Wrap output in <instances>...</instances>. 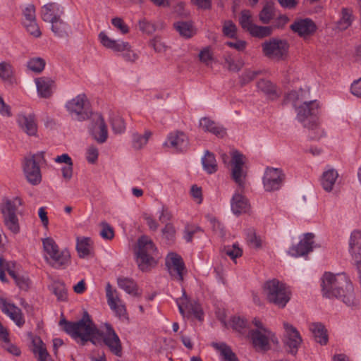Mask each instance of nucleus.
<instances>
[{
    "label": "nucleus",
    "instance_id": "1",
    "mask_svg": "<svg viewBox=\"0 0 361 361\" xmlns=\"http://www.w3.org/2000/svg\"><path fill=\"white\" fill-rule=\"evenodd\" d=\"M59 324L73 338H80L82 345H85L87 341H90L95 345H101L104 343L115 355L121 356V343L111 325L106 323L104 325V329H99L87 312L78 322H73L62 319Z\"/></svg>",
    "mask_w": 361,
    "mask_h": 361
},
{
    "label": "nucleus",
    "instance_id": "2",
    "mask_svg": "<svg viewBox=\"0 0 361 361\" xmlns=\"http://www.w3.org/2000/svg\"><path fill=\"white\" fill-rule=\"evenodd\" d=\"M322 291L328 298H342L349 307H356L359 301L355 297L353 285L344 274L325 273L322 277Z\"/></svg>",
    "mask_w": 361,
    "mask_h": 361
},
{
    "label": "nucleus",
    "instance_id": "3",
    "mask_svg": "<svg viewBox=\"0 0 361 361\" xmlns=\"http://www.w3.org/2000/svg\"><path fill=\"white\" fill-rule=\"evenodd\" d=\"M231 178L238 185V189L231 201V210L235 215H240L248 211L249 203L243 192L246 179V171L243 169L245 157L238 151L231 154Z\"/></svg>",
    "mask_w": 361,
    "mask_h": 361
},
{
    "label": "nucleus",
    "instance_id": "4",
    "mask_svg": "<svg viewBox=\"0 0 361 361\" xmlns=\"http://www.w3.org/2000/svg\"><path fill=\"white\" fill-rule=\"evenodd\" d=\"M45 261L52 267L60 269L66 267L71 259L67 249L60 250L55 240L50 237L42 240Z\"/></svg>",
    "mask_w": 361,
    "mask_h": 361
},
{
    "label": "nucleus",
    "instance_id": "5",
    "mask_svg": "<svg viewBox=\"0 0 361 361\" xmlns=\"http://www.w3.org/2000/svg\"><path fill=\"white\" fill-rule=\"evenodd\" d=\"M264 293L269 302L279 308L285 307L291 297L289 288L277 279L269 280L264 283Z\"/></svg>",
    "mask_w": 361,
    "mask_h": 361
},
{
    "label": "nucleus",
    "instance_id": "6",
    "mask_svg": "<svg viewBox=\"0 0 361 361\" xmlns=\"http://www.w3.org/2000/svg\"><path fill=\"white\" fill-rule=\"evenodd\" d=\"M157 252L152 239L147 235H142L137 240V249L136 251V261L139 268L143 271H147L156 264L154 255Z\"/></svg>",
    "mask_w": 361,
    "mask_h": 361
},
{
    "label": "nucleus",
    "instance_id": "7",
    "mask_svg": "<svg viewBox=\"0 0 361 361\" xmlns=\"http://www.w3.org/2000/svg\"><path fill=\"white\" fill-rule=\"evenodd\" d=\"M22 204V200L16 197L13 200H4L0 207L4 224L13 234H18L20 232V224L16 212L18 206Z\"/></svg>",
    "mask_w": 361,
    "mask_h": 361
},
{
    "label": "nucleus",
    "instance_id": "8",
    "mask_svg": "<svg viewBox=\"0 0 361 361\" xmlns=\"http://www.w3.org/2000/svg\"><path fill=\"white\" fill-rule=\"evenodd\" d=\"M262 54L274 61L286 60L288 56L289 44L286 39L272 38L262 44Z\"/></svg>",
    "mask_w": 361,
    "mask_h": 361
},
{
    "label": "nucleus",
    "instance_id": "9",
    "mask_svg": "<svg viewBox=\"0 0 361 361\" xmlns=\"http://www.w3.org/2000/svg\"><path fill=\"white\" fill-rule=\"evenodd\" d=\"M98 37L100 43L104 47L116 52H122V56L126 61L135 62L138 59V54L131 49L128 42L114 40L110 38L104 32H101Z\"/></svg>",
    "mask_w": 361,
    "mask_h": 361
},
{
    "label": "nucleus",
    "instance_id": "10",
    "mask_svg": "<svg viewBox=\"0 0 361 361\" xmlns=\"http://www.w3.org/2000/svg\"><path fill=\"white\" fill-rule=\"evenodd\" d=\"M297 118L304 127L316 129L319 124V104L316 101L305 102L296 108Z\"/></svg>",
    "mask_w": 361,
    "mask_h": 361
},
{
    "label": "nucleus",
    "instance_id": "11",
    "mask_svg": "<svg viewBox=\"0 0 361 361\" xmlns=\"http://www.w3.org/2000/svg\"><path fill=\"white\" fill-rule=\"evenodd\" d=\"M45 162L43 152L26 157L24 160L23 171L27 180L33 185H39L42 181V174L39 164Z\"/></svg>",
    "mask_w": 361,
    "mask_h": 361
},
{
    "label": "nucleus",
    "instance_id": "12",
    "mask_svg": "<svg viewBox=\"0 0 361 361\" xmlns=\"http://www.w3.org/2000/svg\"><path fill=\"white\" fill-rule=\"evenodd\" d=\"M252 323L256 327V329L251 330L249 333V336L253 346L257 350H269L270 348V341H274V334L268 329L265 328L259 319L255 318L252 320Z\"/></svg>",
    "mask_w": 361,
    "mask_h": 361
},
{
    "label": "nucleus",
    "instance_id": "13",
    "mask_svg": "<svg viewBox=\"0 0 361 361\" xmlns=\"http://www.w3.org/2000/svg\"><path fill=\"white\" fill-rule=\"evenodd\" d=\"M66 108L72 118L79 121L88 119L91 115L89 101L85 94H78L68 101Z\"/></svg>",
    "mask_w": 361,
    "mask_h": 361
},
{
    "label": "nucleus",
    "instance_id": "14",
    "mask_svg": "<svg viewBox=\"0 0 361 361\" xmlns=\"http://www.w3.org/2000/svg\"><path fill=\"white\" fill-rule=\"evenodd\" d=\"M176 303L180 313L183 317L192 314L197 319L202 320L203 312L200 304L195 301H190L184 290H183L182 297L176 300Z\"/></svg>",
    "mask_w": 361,
    "mask_h": 361
},
{
    "label": "nucleus",
    "instance_id": "15",
    "mask_svg": "<svg viewBox=\"0 0 361 361\" xmlns=\"http://www.w3.org/2000/svg\"><path fill=\"white\" fill-rule=\"evenodd\" d=\"M285 175L279 169L267 168L263 177V184L266 191L271 192L281 188Z\"/></svg>",
    "mask_w": 361,
    "mask_h": 361
},
{
    "label": "nucleus",
    "instance_id": "16",
    "mask_svg": "<svg viewBox=\"0 0 361 361\" xmlns=\"http://www.w3.org/2000/svg\"><path fill=\"white\" fill-rule=\"evenodd\" d=\"M283 327L285 329V345L289 353L295 355L298 352V348L302 343V338L299 331L291 324L284 322Z\"/></svg>",
    "mask_w": 361,
    "mask_h": 361
},
{
    "label": "nucleus",
    "instance_id": "17",
    "mask_svg": "<svg viewBox=\"0 0 361 361\" xmlns=\"http://www.w3.org/2000/svg\"><path fill=\"white\" fill-rule=\"evenodd\" d=\"M90 134L100 144L105 142L108 138V130L104 118L101 114H95L92 119L90 128Z\"/></svg>",
    "mask_w": 361,
    "mask_h": 361
},
{
    "label": "nucleus",
    "instance_id": "18",
    "mask_svg": "<svg viewBox=\"0 0 361 361\" xmlns=\"http://www.w3.org/2000/svg\"><path fill=\"white\" fill-rule=\"evenodd\" d=\"M106 295L107 303L110 308L115 312L116 316L121 317H127V312L125 305L117 295L116 290H113L110 283L106 286Z\"/></svg>",
    "mask_w": 361,
    "mask_h": 361
},
{
    "label": "nucleus",
    "instance_id": "19",
    "mask_svg": "<svg viewBox=\"0 0 361 361\" xmlns=\"http://www.w3.org/2000/svg\"><path fill=\"white\" fill-rule=\"evenodd\" d=\"M166 265L171 276L179 281H183L185 264L181 257L176 253H169L166 258Z\"/></svg>",
    "mask_w": 361,
    "mask_h": 361
},
{
    "label": "nucleus",
    "instance_id": "20",
    "mask_svg": "<svg viewBox=\"0 0 361 361\" xmlns=\"http://www.w3.org/2000/svg\"><path fill=\"white\" fill-rule=\"evenodd\" d=\"M164 145L176 152H183L189 146V140L184 133L174 131L169 134Z\"/></svg>",
    "mask_w": 361,
    "mask_h": 361
},
{
    "label": "nucleus",
    "instance_id": "21",
    "mask_svg": "<svg viewBox=\"0 0 361 361\" xmlns=\"http://www.w3.org/2000/svg\"><path fill=\"white\" fill-rule=\"evenodd\" d=\"M0 310L8 316L18 326L20 327L25 324V319L21 310L14 304L7 302L3 298H0Z\"/></svg>",
    "mask_w": 361,
    "mask_h": 361
},
{
    "label": "nucleus",
    "instance_id": "22",
    "mask_svg": "<svg viewBox=\"0 0 361 361\" xmlns=\"http://www.w3.org/2000/svg\"><path fill=\"white\" fill-rule=\"evenodd\" d=\"M64 15V8L55 2L44 5L40 10L42 19L47 23H51Z\"/></svg>",
    "mask_w": 361,
    "mask_h": 361
},
{
    "label": "nucleus",
    "instance_id": "23",
    "mask_svg": "<svg viewBox=\"0 0 361 361\" xmlns=\"http://www.w3.org/2000/svg\"><path fill=\"white\" fill-rule=\"evenodd\" d=\"M313 238L314 235L312 233H307L305 234L304 238L297 245L292 246L289 249L288 254L295 257L307 255L312 250Z\"/></svg>",
    "mask_w": 361,
    "mask_h": 361
},
{
    "label": "nucleus",
    "instance_id": "24",
    "mask_svg": "<svg viewBox=\"0 0 361 361\" xmlns=\"http://www.w3.org/2000/svg\"><path fill=\"white\" fill-rule=\"evenodd\" d=\"M290 29L299 36L306 38L314 33L317 26L313 20L305 18L295 21L290 25Z\"/></svg>",
    "mask_w": 361,
    "mask_h": 361
},
{
    "label": "nucleus",
    "instance_id": "25",
    "mask_svg": "<svg viewBox=\"0 0 361 361\" xmlns=\"http://www.w3.org/2000/svg\"><path fill=\"white\" fill-rule=\"evenodd\" d=\"M35 83L40 97L47 99L51 97L56 87L55 81L52 78L46 76L36 78Z\"/></svg>",
    "mask_w": 361,
    "mask_h": 361
},
{
    "label": "nucleus",
    "instance_id": "26",
    "mask_svg": "<svg viewBox=\"0 0 361 361\" xmlns=\"http://www.w3.org/2000/svg\"><path fill=\"white\" fill-rule=\"evenodd\" d=\"M17 123L20 128L29 136H36L37 125L35 116L33 114H19Z\"/></svg>",
    "mask_w": 361,
    "mask_h": 361
},
{
    "label": "nucleus",
    "instance_id": "27",
    "mask_svg": "<svg viewBox=\"0 0 361 361\" xmlns=\"http://www.w3.org/2000/svg\"><path fill=\"white\" fill-rule=\"evenodd\" d=\"M349 252L355 263L361 261V232L354 231L349 240Z\"/></svg>",
    "mask_w": 361,
    "mask_h": 361
},
{
    "label": "nucleus",
    "instance_id": "28",
    "mask_svg": "<svg viewBox=\"0 0 361 361\" xmlns=\"http://www.w3.org/2000/svg\"><path fill=\"white\" fill-rule=\"evenodd\" d=\"M51 23V30L58 38H68L72 33L71 25L62 18H58Z\"/></svg>",
    "mask_w": 361,
    "mask_h": 361
},
{
    "label": "nucleus",
    "instance_id": "29",
    "mask_svg": "<svg viewBox=\"0 0 361 361\" xmlns=\"http://www.w3.org/2000/svg\"><path fill=\"white\" fill-rule=\"evenodd\" d=\"M200 126L204 131L209 132L219 137H223L226 134L224 128L207 117H204L200 120Z\"/></svg>",
    "mask_w": 361,
    "mask_h": 361
},
{
    "label": "nucleus",
    "instance_id": "30",
    "mask_svg": "<svg viewBox=\"0 0 361 361\" xmlns=\"http://www.w3.org/2000/svg\"><path fill=\"white\" fill-rule=\"evenodd\" d=\"M353 10L349 8H342L340 18L336 23V29L343 31L348 29L353 23L355 17Z\"/></svg>",
    "mask_w": 361,
    "mask_h": 361
},
{
    "label": "nucleus",
    "instance_id": "31",
    "mask_svg": "<svg viewBox=\"0 0 361 361\" xmlns=\"http://www.w3.org/2000/svg\"><path fill=\"white\" fill-rule=\"evenodd\" d=\"M0 78L9 85L16 83L14 68L11 63L8 61L0 63Z\"/></svg>",
    "mask_w": 361,
    "mask_h": 361
},
{
    "label": "nucleus",
    "instance_id": "32",
    "mask_svg": "<svg viewBox=\"0 0 361 361\" xmlns=\"http://www.w3.org/2000/svg\"><path fill=\"white\" fill-rule=\"evenodd\" d=\"M338 177V173L336 170L330 169L325 171L321 178V184L324 190L326 192L331 191Z\"/></svg>",
    "mask_w": 361,
    "mask_h": 361
},
{
    "label": "nucleus",
    "instance_id": "33",
    "mask_svg": "<svg viewBox=\"0 0 361 361\" xmlns=\"http://www.w3.org/2000/svg\"><path fill=\"white\" fill-rule=\"evenodd\" d=\"M316 342L321 345H326L328 342V336L324 326L321 323H313L310 326Z\"/></svg>",
    "mask_w": 361,
    "mask_h": 361
},
{
    "label": "nucleus",
    "instance_id": "34",
    "mask_svg": "<svg viewBox=\"0 0 361 361\" xmlns=\"http://www.w3.org/2000/svg\"><path fill=\"white\" fill-rule=\"evenodd\" d=\"M204 169L207 173L212 174L217 171V164L214 155L207 151L202 159Z\"/></svg>",
    "mask_w": 361,
    "mask_h": 361
},
{
    "label": "nucleus",
    "instance_id": "35",
    "mask_svg": "<svg viewBox=\"0 0 361 361\" xmlns=\"http://www.w3.org/2000/svg\"><path fill=\"white\" fill-rule=\"evenodd\" d=\"M275 16L274 3L267 2L259 14L260 21L264 24L269 23Z\"/></svg>",
    "mask_w": 361,
    "mask_h": 361
},
{
    "label": "nucleus",
    "instance_id": "36",
    "mask_svg": "<svg viewBox=\"0 0 361 361\" xmlns=\"http://www.w3.org/2000/svg\"><path fill=\"white\" fill-rule=\"evenodd\" d=\"M174 27L185 38H190L195 33L192 24L188 22L178 21L174 23Z\"/></svg>",
    "mask_w": 361,
    "mask_h": 361
},
{
    "label": "nucleus",
    "instance_id": "37",
    "mask_svg": "<svg viewBox=\"0 0 361 361\" xmlns=\"http://www.w3.org/2000/svg\"><path fill=\"white\" fill-rule=\"evenodd\" d=\"M49 290L56 296L59 300H66L67 290L64 283L59 281H55L49 286Z\"/></svg>",
    "mask_w": 361,
    "mask_h": 361
},
{
    "label": "nucleus",
    "instance_id": "38",
    "mask_svg": "<svg viewBox=\"0 0 361 361\" xmlns=\"http://www.w3.org/2000/svg\"><path fill=\"white\" fill-rule=\"evenodd\" d=\"M151 135L152 132L149 130H145L143 135L137 133H134L132 135L133 147L135 149H142L145 145H146Z\"/></svg>",
    "mask_w": 361,
    "mask_h": 361
},
{
    "label": "nucleus",
    "instance_id": "39",
    "mask_svg": "<svg viewBox=\"0 0 361 361\" xmlns=\"http://www.w3.org/2000/svg\"><path fill=\"white\" fill-rule=\"evenodd\" d=\"M8 274L14 279L16 285L22 290H28L30 281L27 277L20 276L16 271L11 269L8 266L6 268Z\"/></svg>",
    "mask_w": 361,
    "mask_h": 361
},
{
    "label": "nucleus",
    "instance_id": "40",
    "mask_svg": "<svg viewBox=\"0 0 361 361\" xmlns=\"http://www.w3.org/2000/svg\"><path fill=\"white\" fill-rule=\"evenodd\" d=\"M118 286L128 294L136 295V284L130 279L119 277L117 279Z\"/></svg>",
    "mask_w": 361,
    "mask_h": 361
},
{
    "label": "nucleus",
    "instance_id": "41",
    "mask_svg": "<svg viewBox=\"0 0 361 361\" xmlns=\"http://www.w3.org/2000/svg\"><path fill=\"white\" fill-rule=\"evenodd\" d=\"M46 62L41 57H33L30 59L27 62V67L31 71L40 73L44 69Z\"/></svg>",
    "mask_w": 361,
    "mask_h": 361
},
{
    "label": "nucleus",
    "instance_id": "42",
    "mask_svg": "<svg viewBox=\"0 0 361 361\" xmlns=\"http://www.w3.org/2000/svg\"><path fill=\"white\" fill-rule=\"evenodd\" d=\"M33 353L38 356L39 361H47L49 353L40 338L33 341Z\"/></svg>",
    "mask_w": 361,
    "mask_h": 361
},
{
    "label": "nucleus",
    "instance_id": "43",
    "mask_svg": "<svg viewBox=\"0 0 361 361\" xmlns=\"http://www.w3.org/2000/svg\"><path fill=\"white\" fill-rule=\"evenodd\" d=\"M240 24L241 27L246 30L249 33L250 30L255 27V24L253 23L252 15L248 10H244L241 12L240 17Z\"/></svg>",
    "mask_w": 361,
    "mask_h": 361
},
{
    "label": "nucleus",
    "instance_id": "44",
    "mask_svg": "<svg viewBox=\"0 0 361 361\" xmlns=\"http://www.w3.org/2000/svg\"><path fill=\"white\" fill-rule=\"evenodd\" d=\"M273 28L271 26H259L255 25L250 34L255 37L264 38L271 35Z\"/></svg>",
    "mask_w": 361,
    "mask_h": 361
},
{
    "label": "nucleus",
    "instance_id": "45",
    "mask_svg": "<svg viewBox=\"0 0 361 361\" xmlns=\"http://www.w3.org/2000/svg\"><path fill=\"white\" fill-rule=\"evenodd\" d=\"M225 64L228 71L238 72L243 66L244 63L241 59L235 61L230 54L224 56Z\"/></svg>",
    "mask_w": 361,
    "mask_h": 361
},
{
    "label": "nucleus",
    "instance_id": "46",
    "mask_svg": "<svg viewBox=\"0 0 361 361\" xmlns=\"http://www.w3.org/2000/svg\"><path fill=\"white\" fill-rule=\"evenodd\" d=\"M90 238H85L81 240H78L76 249L78 255L80 257H85L90 254Z\"/></svg>",
    "mask_w": 361,
    "mask_h": 361
},
{
    "label": "nucleus",
    "instance_id": "47",
    "mask_svg": "<svg viewBox=\"0 0 361 361\" xmlns=\"http://www.w3.org/2000/svg\"><path fill=\"white\" fill-rule=\"evenodd\" d=\"M161 233L167 244H171L174 242L176 238V229L172 224H166L161 229Z\"/></svg>",
    "mask_w": 361,
    "mask_h": 361
},
{
    "label": "nucleus",
    "instance_id": "48",
    "mask_svg": "<svg viewBox=\"0 0 361 361\" xmlns=\"http://www.w3.org/2000/svg\"><path fill=\"white\" fill-rule=\"evenodd\" d=\"M111 128L114 133L121 134L126 130V123L123 118L116 115L111 118Z\"/></svg>",
    "mask_w": 361,
    "mask_h": 361
},
{
    "label": "nucleus",
    "instance_id": "49",
    "mask_svg": "<svg viewBox=\"0 0 361 361\" xmlns=\"http://www.w3.org/2000/svg\"><path fill=\"white\" fill-rule=\"evenodd\" d=\"M216 348L220 350L224 361H238L235 355L231 349L224 343L216 345Z\"/></svg>",
    "mask_w": 361,
    "mask_h": 361
},
{
    "label": "nucleus",
    "instance_id": "50",
    "mask_svg": "<svg viewBox=\"0 0 361 361\" xmlns=\"http://www.w3.org/2000/svg\"><path fill=\"white\" fill-rule=\"evenodd\" d=\"M222 32L227 37L235 38L237 35V27L231 20H226L223 24Z\"/></svg>",
    "mask_w": 361,
    "mask_h": 361
},
{
    "label": "nucleus",
    "instance_id": "51",
    "mask_svg": "<svg viewBox=\"0 0 361 361\" xmlns=\"http://www.w3.org/2000/svg\"><path fill=\"white\" fill-rule=\"evenodd\" d=\"M23 25L25 27L27 32L32 37L35 38L41 37L42 32L36 20L30 22H25Z\"/></svg>",
    "mask_w": 361,
    "mask_h": 361
},
{
    "label": "nucleus",
    "instance_id": "52",
    "mask_svg": "<svg viewBox=\"0 0 361 361\" xmlns=\"http://www.w3.org/2000/svg\"><path fill=\"white\" fill-rule=\"evenodd\" d=\"M246 239L250 247L253 248H260L262 247V240L259 236L256 235L253 229L248 230Z\"/></svg>",
    "mask_w": 361,
    "mask_h": 361
},
{
    "label": "nucleus",
    "instance_id": "53",
    "mask_svg": "<svg viewBox=\"0 0 361 361\" xmlns=\"http://www.w3.org/2000/svg\"><path fill=\"white\" fill-rule=\"evenodd\" d=\"M223 252L233 260L240 257L243 254L242 250L239 247L238 245L235 243L232 246L224 247Z\"/></svg>",
    "mask_w": 361,
    "mask_h": 361
},
{
    "label": "nucleus",
    "instance_id": "54",
    "mask_svg": "<svg viewBox=\"0 0 361 361\" xmlns=\"http://www.w3.org/2000/svg\"><path fill=\"white\" fill-rule=\"evenodd\" d=\"M257 88L267 94L275 93V86L269 80H260L257 82Z\"/></svg>",
    "mask_w": 361,
    "mask_h": 361
},
{
    "label": "nucleus",
    "instance_id": "55",
    "mask_svg": "<svg viewBox=\"0 0 361 361\" xmlns=\"http://www.w3.org/2000/svg\"><path fill=\"white\" fill-rule=\"evenodd\" d=\"M23 23L25 22H30L36 20L35 15V7L33 4L27 5L25 9L23 11Z\"/></svg>",
    "mask_w": 361,
    "mask_h": 361
},
{
    "label": "nucleus",
    "instance_id": "56",
    "mask_svg": "<svg viewBox=\"0 0 361 361\" xmlns=\"http://www.w3.org/2000/svg\"><path fill=\"white\" fill-rule=\"evenodd\" d=\"M99 157V150L97 147L90 145L86 151V159L90 164H95Z\"/></svg>",
    "mask_w": 361,
    "mask_h": 361
},
{
    "label": "nucleus",
    "instance_id": "57",
    "mask_svg": "<svg viewBox=\"0 0 361 361\" xmlns=\"http://www.w3.org/2000/svg\"><path fill=\"white\" fill-rule=\"evenodd\" d=\"M111 23L122 34L126 35L129 32L128 26L124 23L121 18L116 17L112 18Z\"/></svg>",
    "mask_w": 361,
    "mask_h": 361
},
{
    "label": "nucleus",
    "instance_id": "58",
    "mask_svg": "<svg viewBox=\"0 0 361 361\" xmlns=\"http://www.w3.org/2000/svg\"><path fill=\"white\" fill-rule=\"evenodd\" d=\"M101 226L102 230L100 231V235L104 239L111 240L114 237L113 228L106 222H102Z\"/></svg>",
    "mask_w": 361,
    "mask_h": 361
},
{
    "label": "nucleus",
    "instance_id": "59",
    "mask_svg": "<svg viewBox=\"0 0 361 361\" xmlns=\"http://www.w3.org/2000/svg\"><path fill=\"white\" fill-rule=\"evenodd\" d=\"M138 27L140 31L147 34H152L156 30L154 25L145 18L139 20Z\"/></svg>",
    "mask_w": 361,
    "mask_h": 361
},
{
    "label": "nucleus",
    "instance_id": "60",
    "mask_svg": "<svg viewBox=\"0 0 361 361\" xmlns=\"http://www.w3.org/2000/svg\"><path fill=\"white\" fill-rule=\"evenodd\" d=\"M200 231L201 229L197 226L187 225L184 229L183 238L186 242L190 243L192 241L194 235Z\"/></svg>",
    "mask_w": 361,
    "mask_h": 361
},
{
    "label": "nucleus",
    "instance_id": "61",
    "mask_svg": "<svg viewBox=\"0 0 361 361\" xmlns=\"http://www.w3.org/2000/svg\"><path fill=\"white\" fill-rule=\"evenodd\" d=\"M258 71H255L252 70H246L240 78V82L242 85H245L248 82L253 80L256 76L258 75Z\"/></svg>",
    "mask_w": 361,
    "mask_h": 361
},
{
    "label": "nucleus",
    "instance_id": "62",
    "mask_svg": "<svg viewBox=\"0 0 361 361\" xmlns=\"http://www.w3.org/2000/svg\"><path fill=\"white\" fill-rule=\"evenodd\" d=\"M142 218L151 231H157L159 228L157 221L151 215L147 213L143 214Z\"/></svg>",
    "mask_w": 361,
    "mask_h": 361
},
{
    "label": "nucleus",
    "instance_id": "63",
    "mask_svg": "<svg viewBox=\"0 0 361 361\" xmlns=\"http://www.w3.org/2000/svg\"><path fill=\"white\" fill-rule=\"evenodd\" d=\"M150 45L154 48L157 52H164L166 49V46L161 39L159 37H155L150 41Z\"/></svg>",
    "mask_w": 361,
    "mask_h": 361
},
{
    "label": "nucleus",
    "instance_id": "64",
    "mask_svg": "<svg viewBox=\"0 0 361 361\" xmlns=\"http://www.w3.org/2000/svg\"><path fill=\"white\" fill-rule=\"evenodd\" d=\"M232 327L238 331H240L246 326V321L240 317H233L231 319Z\"/></svg>",
    "mask_w": 361,
    "mask_h": 361
}]
</instances>
